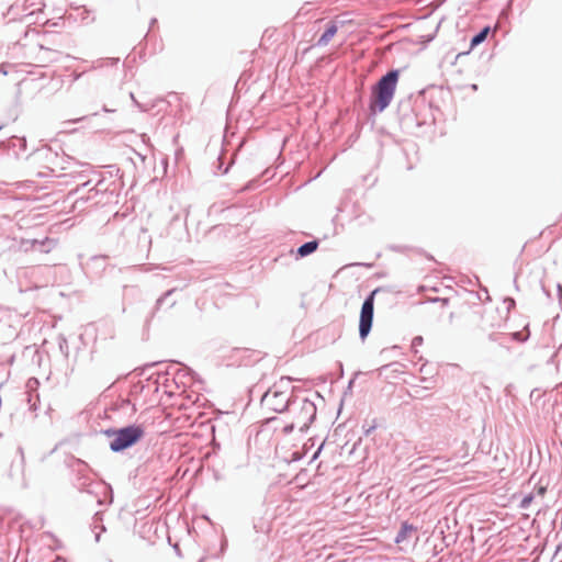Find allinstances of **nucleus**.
Here are the masks:
<instances>
[{
	"instance_id": "1",
	"label": "nucleus",
	"mask_w": 562,
	"mask_h": 562,
	"mask_svg": "<svg viewBox=\"0 0 562 562\" xmlns=\"http://www.w3.org/2000/svg\"><path fill=\"white\" fill-rule=\"evenodd\" d=\"M398 77V70H391L372 88L370 99V109L372 111L382 112L390 105L395 94Z\"/></svg>"
},
{
	"instance_id": "10",
	"label": "nucleus",
	"mask_w": 562,
	"mask_h": 562,
	"mask_svg": "<svg viewBox=\"0 0 562 562\" xmlns=\"http://www.w3.org/2000/svg\"><path fill=\"white\" fill-rule=\"evenodd\" d=\"M532 496H527L522 499V507H527L529 503L531 502Z\"/></svg>"
},
{
	"instance_id": "11",
	"label": "nucleus",
	"mask_w": 562,
	"mask_h": 562,
	"mask_svg": "<svg viewBox=\"0 0 562 562\" xmlns=\"http://www.w3.org/2000/svg\"><path fill=\"white\" fill-rule=\"evenodd\" d=\"M544 493H546V487H544V486H540V487L538 488V494H539V495H543Z\"/></svg>"
},
{
	"instance_id": "2",
	"label": "nucleus",
	"mask_w": 562,
	"mask_h": 562,
	"mask_svg": "<svg viewBox=\"0 0 562 562\" xmlns=\"http://www.w3.org/2000/svg\"><path fill=\"white\" fill-rule=\"evenodd\" d=\"M144 435V430L139 426H128L120 430L113 431V439L110 447L113 451H121L138 441Z\"/></svg>"
},
{
	"instance_id": "8",
	"label": "nucleus",
	"mask_w": 562,
	"mask_h": 562,
	"mask_svg": "<svg viewBox=\"0 0 562 562\" xmlns=\"http://www.w3.org/2000/svg\"><path fill=\"white\" fill-rule=\"evenodd\" d=\"M490 32L488 27L483 29L477 35H475L471 41V47H474L485 41L487 34Z\"/></svg>"
},
{
	"instance_id": "5",
	"label": "nucleus",
	"mask_w": 562,
	"mask_h": 562,
	"mask_svg": "<svg viewBox=\"0 0 562 562\" xmlns=\"http://www.w3.org/2000/svg\"><path fill=\"white\" fill-rule=\"evenodd\" d=\"M338 31V26L335 22H330L326 29V31L323 33V35L319 37L317 44L319 46H326L328 43L333 40V37L336 35Z\"/></svg>"
},
{
	"instance_id": "9",
	"label": "nucleus",
	"mask_w": 562,
	"mask_h": 562,
	"mask_svg": "<svg viewBox=\"0 0 562 562\" xmlns=\"http://www.w3.org/2000/svg\"><path fill=\"white\" fill-rule=\"evenodd\" d=\"M527 337H528V333H526V331L515 333V334H514V338H515V339H517V340H519V341H524V340H526V339H527Z\"/></svg>"
},
{
	"instance_id": "4",
	"label": "nucleus",
	"mask_w": 562,
	"mask_h": 562,
	"mask_svg": "<svg viewBox=\"0 0 562 562\" xmlns=\"http://www.w3.org/2000/svg\"><path fill=\"white\" fill-rule=\"evenodd\" d=\"M417 531V529L413 526V525H409L407 522H404L402 524V527L395 538V542L397 544H401L403 542H405L408 538H411L415 532Z\"/></svg>"
},
{
	"instance_id": "7",
	"label": "nucleus",
	"mask_w": 562,
	"mask_h": 562,
	"mask_svg": "<svg viewBox=\"0 0 562 562\" xmlns=\"http://www.w3.org/2000/svg\"><path fill=\"white\" fill-rule=\"evenodd\" d=\"M318 247V243L316 240H313V241H308L304 245H302L299 249H297V254L301 256V257H305L312 252H314Z\"/></svg>"
},
{
	"instance_id": "6",
	"label": "nucleus",
	"mask_w": 562,
	"mask_h": 562,
	"mask_svg": "<svg viewBox=\"0 0 562 562\" xmlns=\"http://www.w3.org/2000/svg\"><path fill=\"white\" fill-rule=\"evenodd\" d=\"M279 396H281V397H282L281 406H280V407H273V409L281 412V411H283V408L286 406V403H288V401H286V398H285V396H284V394H283V393H278V392H273V393H271V392L269 391V392H267V393L265 394V396H263V402H265L267 405H271V401H272V398H276V397H279Z\"/></svg>"
},
{
	"instance_id": "3",
	"label": "nucleus",
	"mask_w": 562,
	"mask_h": 562,
	"mask_svg": "<svg viewBox=\"0 0 562 562\" xmlns=\"http://www.w3.org/2000/svg\"><path fill=\"white\" fill-rule=\"evenodd\" d=\"M374 294L373 291L370 296L363 302L361 312H360V322H359V334L362 339H364L370 333L372 321H373V306H374Z\"/></svg>"
}]
</instances>
